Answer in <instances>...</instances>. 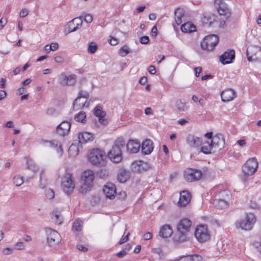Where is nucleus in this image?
Returning a JSON list of instances; mask_svg holds the SVG:
<instances>
[{
  "mask_svg": "<svg viewBox=\"0 0 261 261\" xmlns=\"http://www.w3.org/2000/svg\"><path fill=\"white\" fill-rule=\"evenodd\" d=\"M59 83L64 86H73L76 83V76L74 74L66 75L65 73H62L59 76Z\"/></svg>",
  "mask_w": 261,
  "mask_h": 261,
  "instance_id": "ddd939ff",
  "label": "nucleus"
},
{
  "mask_svg": "<svg viewBox=\"0 0 261 261\" xmlns=\"http://www.w3.org/2000/svg\"><path fill=\"white\" fill-rule=\"evenodd\" d=\"M148 71L151 74H154L156 72L155 67L152 65L149 66L148 68Z\"/></svg>",
  "mask_w": 261,
  "mask_h": 261,
  "instance_id": "338daca9",
  "label": "nucleus"
},
{
  "mask_svg": "<svg viewBox=\"0 0 261 261\" xmlns=\"http://www.w3.org/2000/svg\"><path fill=\"white\" fill-rule=\"evenodd\" d=\"M72 21L75 23L76 28L79 29L81 27L83 23L82 17L74 18L72 19Z\"/></svg>",
  "mask_w": 261,
  "mask_h": 261,
  "instance_id": "c03bdc74",
  "label": "nucleus"
},
{
  "mask_svg": "<svg viewBox=\"0 0 261 261\" xmlns=\"http://www.w3.org/2000/svg\"><path fill=\"white\" fill-rule=\"evenodd\" d=\"M55 113V110L54 108H50L46 110V113L48 115L52 116Z\"/></svg>",
  "mask_w": 261,
  "mask_h": 261,
  "instance_id": "bf43d9fd",
  "label": "nucleus"
},
{
  "mask_svg": "<svg viewBox=\"0 0 261 261\" xmlns=\"http://www.w3.org/2000/svg\"><path fill=\"white\" fill-rule=\"evenodd\" d=\"M116 188L114 184L109 183L105 185L103 188V192L106 196V197L110 199H113L115 197L116 193Z\"/></svg>",
  "mask_w": 261,
  "mask_h": 261,
  "instance_id": "4be33fe9",
  "label": "nucleus"
},
{
  "mask_svg": "<svg viewBox=\"0 0 261 261\" xmlns=\"http://www.w3.org/2000/svg\"><path fill=\"white\" fill-rule=\"evenodd\" d=\"M152 234L151 232H147L143 235V239L145 240H148L152 238Z\"/></svg>",
  "mask_w": 261,
  "mask_h": 261,
  "instance_id": "13d9d810",
  "label": "nucleus"
},
{
  "mask_svg": "<svg viewBox=\"0 0 261 261\" xmlns=\"http://www.w3.org/2000/svg\"><path fill=\"white\" fill-rule=\"evenodd\" d=\"M82 227V226L81 225V222L79 221H75L72 225L73 230H75V231H81Z\"/></svg>",
  "mask_w": 261,
  "mask_h": 261,
  "instance_id": "37998d69",
  "label": "nucleus"
},
{
  "mask_svg": "<svg viewBox=\"0 0 261 261\" xmlns=\"http://www.w3.org/2000/svg\"><path fill=\"white\" fill-rule=\"evenodd\" d=\"M129 53V49L127 46L124 45L120 48L119 50V54L122 57H124Z\"/></svg>",
  "mask_w": 261,
  "mask_h": 261,
  "instance_id": "a19ab883",
  "label": "nucleus"
},
{
  "mask_svg": "<svg viewBox=\"0 0 261 261\" xmlns=\"http://www.w3.org/2000/svg\"><path fill=\"white\" fill-rule=\"evenodd\" d=\"M153 142L149 139H146L141 145V152L144 155L150 154L153 150Z\"/></svg>",
  "mask_w": 261,
  "mask_h": 261,
  "instance_id": "aec40b11",
  "label": "nucleus"
},
{
  "mask_svg": "<svg viewBox=\"0 0 261 261\" xmlns=\"http://www.w3.org/2000/svg\"><path fill=\"white\" fill-rule=\"evenodd\" d=\"M52 219L54 222L58 225H60L63 222V217L57 211H54L52 213Z\"/></svg>",
  "mask_w": 261,
  "mask_h": 261,
  "instance_id": "f704fd0d",
  "label": "nucleus"
},
{
  "mask_svg": "<svg viewBox=\"0 0 261 261\" xmlns=\"http://www.w3.org/2000/svg\"><path fill=\"white\" fill-rule=\"evenodd\" d=\"M86 115L84 112H80L74 116V120L76 121L85 123L86 121Z\"/></svg>",
  "mask_w": 261,
  "mask_h": 261,
  "instance_id": "e433bc0d",
  "label": "nucleus"
},
{
  "mask_svg": "<svg viewBox=\"0 0 261 261\" xmlns=\"http://www.w3.org/2000/svg\"><path fill=\"white\" fill-rule=\"evenodd\" d=\"M47 236V241L50 246H54L58 244L60 242V236L56 230L50 228L45 229Z\"/></svg>",
  "mask_w": 261,
  "mask_h": 261,
  "instance_id": "9b49d317",
  "label": "nucleus"
},
{
  "mask_svg": "<svg viewBox=\"0 0 261 261\" xmlns=\"http://www.w3.org/2000/svg\"><path fill=\"white\" fill-rule=\"evenodd\" d=\"M191 194L188 191H182L180 193V197L177 202L179 207H185L191 201Z\"/></svg>",
  "mask_w": 261,
  "mask_h": 261,
  "instance_id": "2eb2a0df",
  "label": "nucleus"
},
{
  "mask_svg": "<svg viewBox=\"0 0 261 261\" xmlns=\"http://www.w3.org/2000/svg\"><path fill=\"white\" fill-rule=\"evenodd\" d=\"M158 33V29L156 26H153L151 29V36L155 37Z\"/></svg>",
  "mask_w": 261,
  "mask_h": 261,
  "instance_id": "680f3d73",
  "label": "nucleus"
},
{
  "mask_svg": "<svg viewBox=\"0 0 261 261\" xmlns=\"http://www.w3.org/2000/svg\"><path fill=\"white\" fill-rule=\"evenodd\" d=\"M71 124L67 121H64L58 125L56 128L58 134L61 136L67 135L70 129Z\"/></svg>",
  "mask_w": 261,
  "mask_h": 261,
  "instance_id": "dca6fc26",
  "label": "nucleus"
},
{
  "mask_svg": "<svg viewBox=\"0 0 261 261\" xmlns=\"http://www.w3.org/2000/svg\"><path fill=\"white\" fill-rule=\"evenodd\" d=\"M177 261H193L191 256H184L178 259Z\"/></svg>",
  "mask_w": 261,
  "mask_h": 261,
  "instance_id": "3c124183",
  "label": "nucleus"
},
{
  "mask_svg": "<svg viewBox=\"0 0 261 261\" xmlns=\"http://www.w3.org/2000/svg\"><path fill=\"white\" fill-rule=\"evenodd\" d=\"M256 222V218L252 213L247 214L245 217L236 223V227L242 230H250L253 227Z\"/></svg>",
  "mask_w": 261,
  "mask_h": 261,
  "instance_id": "20e7f679",
  "label": "nucleus"
},
{
  "mask_svg": "<svg viewBox=\"0 0 261 261\" xmlns=\"http://www.w3.org/2000/svg\"><path fill=\"white\" fill-rule=\"evenodd\" d=\"M175 107L178 111H185L187 110L186 101L184 99H178L175 102Z\"/></svg>",
  "mask_w": 261,
  "mask_h": 261,
  "instance_id": "473e14b6",
  "label": "nucleus"
},
{
  "mask_svg": "<svg viewBox=\"0 0 261 261\" xmlns=\"http://www.w3.org/2000/svg\"><path fill=\"white\" fill-rule=\"evenodd\" d=\"M45 142L47 144V146L54 148L57 152L61 156L63 153V149L62 148L61 143L56 140H53L51 141H46Z\"/></svg>",
  "mask_w": 261,
  "mask_h": 261,
  "instance_id": "393cba45",
  "label": "nucleus"
},
{
  "mask_svg": "<svg viewBox=\"0 0 261 261\" xmlns=\"http://www.w3.org/2000/svg\"><path fill=\"white\" fill-rule=\"evenodd\" d=\"M173 233V230L171 227L167 224L163 225L161 227L159 235L163 238H168L170 237Z\"/></svg>",
  "mask_w": 261,
  "mask_h": 261,
  "instance_id": "bb28decb",
  "label": "nucleus"
},
{
  "mask_svg": "<svg viewBox=\"0 0 261 261\" xmlns=\"http://www.w3.org/2000/svg\"><path fill=\"white\" fill-rule=\"evenodd\" d=\"M214 148L213 152L222 149L224 147L225 140L222 135H215L213 137L211 142Z\"/></svg>",
  "mask_w": 261,
  "mask_h": 261,
  "instance_id": "4468645a",
  "label": "nucleus"
},
{
  "mask_svg": "<svg viewBox=\"0 0 261 261\" xmlns=\"http://www.w3.org/2000/svg\"><path fill=\"white\" fill-rule=\"evenodd\" d=\"M258 167V162L255 158H251L246 161L242 167V170L245 175L253 174Z\"/></svg>",
  "mask_w": 261,
  "mask_h": 261,
  "instance_id": "1a4fd4ad",
  "label": "nucleus"
},
{
  "mask_svg": "<svg viewBox=\"0 0 261 261\" xmlns=\"http://www.w3.org/2000/svg\"><path fill=\"white\" fill-rule=\"evenodd\" d=\"M77 248L81 251L84 252H86L88 251V248L83 245H77Z\"/></svg>",
  "mask_w": 261,
  "mask_h": 261,
  "instance_id": "6e6d98bb",
  "label": "nucleus"
},
{
  "mask_svg": "<svg viewBox=\"0 0 261 261\" xmlns=\"http://www.w3.org/2000/svg\"><path fill=\"white\" fill-rule=\"evenodd\" d=\"M86 102V100L85 101H83L82 102H80V101H79L77 102V106H76L75 108L73 107V109H77V110L80 109L85 106Z\"/></svg>",
  "mask_w": 261,
  "mask_h": 261,
  "instance_id": "e2e57ef3",
  "label": "nucleus"
},
{
  "mask_svg": "<svg viewBox=\"0 0 261 261\" xmlns=\"http://www.w3.org/2000/svg\"><path fill=\"white\" fill-rule=\"evenodd\" d=\"M202 22L205 25L208 24L209 26L211 25L212 23V21L211 20V18L208 16H204L202 19Z\"/></svg>",
  "mask_w": 261,
  "mask_h": 261,
  "instance_id": "09e8293b",
  "label": "nucleus"
},
{
  "mask_svg": "<svg viewBox=\"0 0 261 261\" xmlns=\"http://www.w3.org/2000/svg\"><path fill=\"white\" fill-rule=\"evenodd\" d=\"M148 166V164L142 161H136L132 163V170L138 172L146 170Z\"/></svg>",
  "mask_w": 261,
  "mask_h": 261,
  "instance_id": "b1692460",
  "label": "nucleus"
},
{
  "mask_svg": "<svg viewBox=\"0 0 261 261\" xmlns=\"http://www.w3.org/2000/svg\"><path fill=\"white\" fill-rule=\"evenodd\" d=\"M97 49V45L93 42H91L88 48V51L90 54H94L96 52Z\"/></svg>",
  "mask_w": 261,
  "mask_h": 261,
  "instance_id": "79ce46f5",
  "label": "nucleus"
},
{
  "mask_svg": "<svg viewBox=\"0 0 261 261\" xmlns=\"http://www.w3.org/2000/svg\"><path fill=\"white\" fill-rule=\"evenodd\" d=\"M149 41V37L147 36H144L140 38V42L142 44H146Z\"/></svg>",
  "mask_w": 261,
  "mask_h": 261,
  "instance_id": "8fccbe9b",
  "label": "nucleus"
},
{
  "mask_svg": "<svg viewBox=\"0 0 261 261\" xmlns=\"http://www.w3.org/2000/svg\"><path fill=\"white\" fill-rule=\"evenodd\" d=\"M105 157V153L103 151L96 148L91 151L88 155V160L93 165L101 166L103 163Z\"/></svg>",
  "mask_w": 261,
  "mask_h": 261,
  "instance_id": "39448f33",
  "label": "nucleus"
},
{
  "mask_svg": "<svg viewBox=\"0 0 261 261\" xmlns=\"http://www.w3.org/2000/svg\"><path fill=\"white\" fill-rule=\"evenodd\" d=\"M219 41L218 36L214 34L205 37L201 42V48L206 51H212Z\"/></svg>",
  "mask_w": 261,
  "mask_h": 261,
  "instance_id": "423d86ee",
  "label": "nucleus"
},
{
  "mask_svg": "<svg viewBox=\"0 0 261 261\" xmlns=\"http://www.w3.org/2000/svg\"><path fill=\"white\" fill-rule=\"evenodd\" d=\"M125 142L123 138H118L112 149L108 153L110 160L114 163H119L122 159V149L125 147Z\"/></svg>",
  "mask_w": 261,
  "mask_h": 261,
  "instance_id": "f257e3e1",
  "label": "nucleus"
},
{
  "mask_svg": "<svg viewBox=\"0 0 261 261\" xmlns=\"http://www.w3.org/2000/svg\"><path fill=\"white\" fill-rule=\"evenodd\" d=\"M50 48H51L52 51L56 50L59 47V44L58 43H52L49 45Z\"/></svg>",
  "mask_w": 261,
  "mask_h": 261,
  "instance_id": "052dcab7",
  "label": "nucleus"
},
{
  "mask_svg": "<svg viewBox=\"0 0 261 261\" xmlns=\"http://www.w3.org/2000/svg\"><path fill=\"white\" fill-rule=\"evenodd\" d=\"M174 14L175 22L179 25L182 22V17L185 16V11L182 8H178L175 10Z\"/></svg>",
  "mask_w": 261,
  "mask_h": 261,
  "instance_id": "cd10ccee",
  "label": "nucleus"
},
{
  "mask_svg": "<svg viewBox=\"0 0 261 261\" xmlns=\"http://www.w3.org/2000/svg\"><path fill=\"white\" fill-rule=\"evenodd\" d=\"M89 97V94L86 91L80 90L78 93V96L74 100L73 103V107L75 108L77 106V102L80 101L81 98L88 99Z\"/></svg>",
  "mask_w": 261,
  "mask_h": 261,
  "instance_id": "7c9ffc66",
  "label": "nucleus"
},
{
  "mask_svg": "<svg viewBox=\"0 0 261 261\" xmlns=\"http://www.w3.org/2000/svg\"><path fill=\"white\" fill-rule=\"evenodd\" d=\"M194 234L197 240L201 243L205 242L210 239V235L205 225L198 226L195 229Z\"/></svg>",
  "mask_w": 261,
  "mask_h": 261,
  "instance_id": "6e6552de",
  "label": "nucleus"
},
{
  "mask_svg": "<svg viewBox=\"0 0 261 261\" xmlns=\"http://www.w3.org/2000/svg\"><path fill=\"white\" fill-rule=\"evenodd\" d=\"M248 61H261V47L257 45H250L246 50Z\"/></svg>",
  "mask_w": 261,
  "mask_h": 261,
  "instance_id": "0eeeda50",
  "label": "nucleus"
},
{
  "mask_svg": "<svg viewBox=\"0 0 261 261\" xmlns=\"http://www.w3.org/2000/svg\"><path fill=\"white\" fill-rule=\"evenodd\" d=\"M187 143L191 147L198 148L200 147L202 143L201 138L195 136L192 134H189L186 138Z\"/></svg>",
  "mask_w": 261,
  "mask_h": 261,
  "instance_id": "f3484780",
  "label": "nucleus"
},
{
  "mask_svg": "<svg viewBox=\"0 0 261 261\" xmlns=\"http://www.w3.org/2000/svg\"><path fill=\"white\" fill-rule=\"evenodd\" d=\"M202 173L201 170L192 168H188L184 171V177L185 179L190 182L199 180Z\"/></svg>",
  "mask_w": 261,
  "mask_h": 261,
  "instance_id": "f8f14e48",
  "label": "nucleus"
},
{
  "mask_svg": "<svg viewBox=\"0 0 261 261\" xmlns=\"http://www.w3.org/2000/svg\"><path fill=\"white\" fill-rule=\"evenodd\" d=\"M141 147L140 142L137 140L132 139V153L138 152Z\"/></svg>",
  "mask_w": 261,
  "mask_h": 261,
  "instance_id": "c9c22d12",
  "label": "nucleus"
},
{
  "mask_svg": "<svg viewBox=\"0 0 261 261\" xmlns=\"http://www.w3.org/2000/svg\"><path fill=\"white\" fill-rule=\"evenodd\" d=\"M7 22V19L4 17H2L0 19V29H2Z\"/></svg>",
  "mask_w": 261,
  "mask_h": 261,
  "instance_id": "5fc2aeb1",
  "label": "nucleus"
},
{
  "mask_svg": "<svg viewBox=\"0 0 261 261\" xmlns=\"http://www.w3.org/2000/svg\"><path fill=\"white\" fill-rule=\"evenodd\" d=\"M237 96V92L234 90L228 88L223 90L221 93L222 100L228 102L233 100Z\"/></svg>",
  "mask_w": 261,
  "mask_h": 261,
  "instance_id": "a211bd4d",
  "label": "nucleus"
},
{
  "mask_svg": "<svg viewBox=\"0 0 261 261\" xmlns=\"http://www.w3.org/2000/svg\"><path fill=\"white\" fill-rule=\"evenodd\" d=\"M12 250L9 247L4 248L3 250V252L5 255H8L11 253Z\"/></svg>",
  "mask_w": 261,
  "mask_h": 261,
  "instance_id": "0e129e2a",
  "label": "nucleus"
},
{
  "mask_svg": "<svg viewBox=\"0 0 261 261\" xmlns=\"http://www.w3.org/2000/svg\"><path fill=\"white\" fill-rule=\"evenodd\" d=\"M94 177V172L92 170H88L83 172L81 178L83 182L80 188V193L84 194L91 190Z\"/></svg>",
  "mask_w": 261,
  "mask_h": 261,
  "instance_id": "f03ea898",
  "label": "nucleus"
},
{
  "mask_svg": "<svg viewBox=\"0 0 261 261\" xmlns=\"http://www.w3.org/2000/svg\"><path fill=\"white\" fill-rule=\"evenodd\" d=\"M214 5L220 15L224 16L226 19L230 16L231 12L223 0H215Z\"/></svg>",
  "mask_w": 261,
  "mask_h": 261,
  "instance_id": "9d476101",
  "label": "nucleus"
},
{
  "mask_svg": "<svg viewBox=\"0 0 261 261\" xmlns=\"http://www.w3.org/2000/svg\"><path fill=\"white\" fill-rule=\"evenodd\" d=\"M79 143H86L89 141H92L94 139L93 135L88 132H81L78 134Z\"/></svg>",
  "mask_w": 261,
  "mask_h": 261,
  "instance_id": "a878e982",
  "label": "nucleus"
},
{
  "mask_svg": "<svg viewBox=\"0 0 261 261\" xmlns=\"http://www.w3.org/2000/svg\"><path fill=\"white\" fill-rule=\"evenodd\" d=\"M28 14V11L27 10L22 9L19 14L20 17L21 18H24L27 16Z\"/></svg>",
  "mask_w": 261,
  "mask_h": 261,
  "instance_id": "69168bd1",
  "label": "nucleus"
},
{
  "mask_svg": "<svg viewBox=\"0 0 261 261\" xmlns=\"http://www.w3.org/2000/svg\"><path fill=\"white\" fill-rule=\"evenodd\" d=\"M127 179V173L125 171H122L118 174L117 179L121 183L125 182Z\"/></svg>",
  "mask_w": 261,
  "mask_h": 261,
  "instance_id": "4c0bfd02",
  "label": "nucleus"
},
{
  "mask_svg": "<svg viewBox=\"0 0 261 261\" xmlns=\"http://www.w3.org/2000/svg\"><path fill=\"white\" fill-rule=\"evenodd\" d=\"M45 195L48 199H51L55 196V193L53 190L48 189L45 191Z\"/></svg>",
  "mask_w": 261,
  "mask_h": 261,
  "instance_id": "de8ad7c7",
  "label": "nucleus"
},
{
  "mask_svg": "<svg viewBox=\"0 0 261 261\" xmlns=\"http://www.w3.org/2000/svg\"><path fill=\"white\" fill-rule=\"evenodd\" d=\"M214 148L212 147L211 143L208 142H205L201 147V151L204 154L211 153L213 151Z\"/></svg>",
  "mask_w": 261,
  "mask_h": 261,
  "instance_id": "72a5a7b5",
  "label": "nucleus"
},
{
  "mask_svg": "<svg viewBox=\"0 0 261 261\" xmlns=\"http://www.w3.org/2000/svg\"><path fill=\"white\" fill-rule=\"evenodd\" d=\"M55 61L58 63H61L63 62V59L61 56H58L55 57Z\"/></svg>",
  "mask_w": 261,
  "mask_h": 261,
  "instance_id": "774afa93",
  "label": "nucleus"
},
{
  "mask_svg": "<svg viewBox=\"0 0 261 261\" xmlns=\"http://www.w3.org/2000/svg\"><path fill=\"white\" fill-rule=\"evenodd\" d=\"M68 151L69 152H72V153H74L73 151H75V154L77 155L79 154V150L78 149V148L77 147L76 145L72 143L69 147Z\"/></svg>",
  "mask_w": 261,
  "mask_h": 261,
  "instance_id": "a18cd8bd",
  "label": "nucleus"
},
{
  "mask_svg": "<svg viewBox=\"0 0 261 261\" xmlns=\"http://www.w3.org/2000/svg\"><path fill=\"white\" fill-rule=\"evenodd\" d=\"M130 248V246H128V248H126L122 250V251L117 253V256H118L119 257H123L126 254H127V252L129 250Z\"/></svg>",
  "mask_w": 261,
  "mask_h": 261,
  "instance_id": "49530a36",
  "label": "nucleus"
},
{
  "mask_svg": "<svg viewBox=\"0 0 261 261\" xmlns=\"http://www.w3.org/2000/svg\"><path fill=\"white\" fill-rule=\"evenodd\" d=\"M180 29L181 31L184 33H191L196 30L195 25L191 22H188L183 24L181 25Z\"/></svg>",
  "mask_w": 261,
  "mask_h": 261,
  "instance_id": "c85d7f7f",
  "label": "nucleus"
},
{
  "mask_svg": "<svg viewBox=\"0 0 261 261\" xmlns=\"http://www.w3.org/2000/svg\"><path fill=\"white\" fill-rule=\"evenodd\" d=\"M173 239L175 242L178 243L186 242L187 240V232L178 231L174 236Z\"/></svg>",
  "mask_w": 261,
  "mask_h": 261,
  "instance_id": "c756f323",
  "label": "nucleus"
},
{
  "mask_svg": "<svg viewBox=\"0 0 261 261\" xmlns=\"http://www.w3.org/2000/svg\"><path fill=\"white\" fill-rule=\"evenodd\" d=\"M192 225L191 221L187 219H181L177 224V230L180 232H188L190 231Z\"/></svg>",
  "mask_w": 261,
  "mask_h": 261,
  "instance_id": "412c9836",
  "label": "nucleus"
},
{
  "mask_svg": "<svg viewBox=\"0 0 261 261\" xmlns=\"http://www.w3.org/2000/svg\"><path fill=\"white\" fill-rule=\"evenodd\" d=\"M61 187L67 195L71 194L75 188V183L71 173L66 172L61 179Z\"/></svg>",
  "mask_w": 261,
  "mask_h": 261,
  "instance_id": "7ed1b4c3",
  "label": "nucleus"
},
{
  "mask_svg": "<svg viewBox=\"0 0 261 261\" xmlns=\"http://www.w3.org/2000/svg\"><path fill=\"white\" fill-rule=\"evenodd\" d=\"M24 182L23 176L16 175L13 178V182L17 187L21 186Z\"/></svg>",
  "mask_w": 261,
  "mask_h": 261,
  "instance_id": "ea45409f",
  "label": "nucleus"
},
{
  "mask_svg": "<svg viewBox=\"0 0 261 261\" xmlns=\"http://www.w3.org/2000/svg\"><path fill=\"white\" fill-rule=\"evenodd\" d=\"M84 20L87 23H91L93 20L92 16L90 14H87L85 15Z\"/></svg>",
  "mask_w": 261,
  "mask_h": 261,
  "instance_id": "603ef678",
  "label": "nucleus"
},
{
  "mask_svg": "<svg viewBox=\"0 0 261 261\" xmlns=\"http://www.w3.org/2000/svg\"><path fill=\"white\" fill-rule=\"evenodd\" d=\"M94 114L98 118L99 122L103 125L107 124V120L105 118L106 113L102 111V108L99 106H96L94 109Z\"/></svg>",
  "mask_w": 261,
  "mask_h": 261,
  "instance_id": "5701e85b",
  "label": "nucleus"
},
{
  "mask_svg": "<svg viewBox=\"0 0 261 261\" xmlns=\"http://www.w3.org/2000/svg\"><path fill=\"white\" fill-rule=\"evenodd\" d=\"M215 207L219 209H224L228 206V203L223 199H216L214 201Z\"/></svg>",
  "mask_w": 261,
  "mask_h": 261,
  "instance_id": "2f4dec72",
  "label": "nucleus"
},
{
  "mask_svg": "<svg viewBox=\"0 0 261 261\" xmlns=\"http://www.w3.org/2000/svg\"><path fill=\"white\" fill-rule=\"evenodd\" d=\"M16 247L17 250H21L24 248V244L22 242H18L16 244Z\"/></svg>",
  "mask_w": 261,
  "mask_h": 261,
  "instance_id": "4d7b16f0",
  "label": "nucleus"
},
{
  "mask_svg": "<svg viewBox=\"0 0 261 261\" xmlns=\"http://www.w3.org/2000/svg\"><path fill=\"white\" fill-rule=\"evenodd\" d=\"M66 29H68V33L75 32L79 29L76 28L75 23L72 21V20L68 22Z\"/></svg>",
  "mask_w": 261,
  "mask_h": 261,
  "instance_id": "58836bf2",
  "label": "nucleus"
},
{
  "mask_svg": "<svg viewBox=\"0 0 261 261\" xmlns=\"http://www.w3.org/2000/svg\"><path fill=\"white\" fill-rule=\"evenodd\" d=\"M235 58V52L233 50H229L224 52L220 57V62L224 65L232 62Z\"/></svg>",
  "mask_w": 261,
  "mask_h": 261,
  "instance_id": "6ab92c4d",
  "label": "nucleus"
},
{
  "mask_svg": "<svg viewBox=\"0 0 261 261\" xmlns=\"http://www.w3.org/2000/svg\"><path fill=\"white\" fill-rule=\"evenodd\" d=\"M111 38L109 40V43L112 45H116L118 43V40L116 38L110 36Z\"/></svg>",
  "mask_w": 261,
  "mask_h": 261,
  "instance_id": "864d4df0",
  "label": "nucleus"
}]
</instances>
